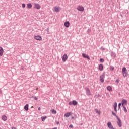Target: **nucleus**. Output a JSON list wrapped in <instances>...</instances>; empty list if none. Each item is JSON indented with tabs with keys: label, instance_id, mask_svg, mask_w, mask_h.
Instances as JSON below:
<instances>
[{
	"label": "nucleus",
	"instance_id": "f257e3e1",
	"mask_svg": "<svg viewBox=\"0 0 129 129\" xmlns=\"http://www.w3.org/2000/svg\"><path fill=\"white\" fill-rule=\"evenodd\" d=\"M60 11H61V8L59 7L56 6L53 8V12H55L56 13H58L60 12Z\"/></svg>",
	"mask_w": 129,
	"mask_h": 129
},
{
	"label": "nucleus",
	"instance_id": "f03ea898",
	"mask_svg": "<svg viewBox=\"0 0 129 129\" xmlns=\"http://www.w3.org/2000/svg\"><path fill=\"white\" fill-rule=\"evenodd\" d=\"M34 8L37 9V10H40L41 9V5L39 4L35 3L34 4Z\"/></svg>",
	"mask_w": 129,
	"mask_h": 129
},
{
	"label": "nucleus",
	"instance_id": "7ed1b4c3",
	"mask_svg": "<svg viewBox=\"0 0 129 129\" xmlns=\"http://www.w3.org/2000/svg\"><path fill=\"white\" fill-rule=\"evenodd\" d=\"M34 38L35 40H37V41H42V37L40 35H35L34 36Z\"/></svg>",
	"mask_w": 129,
	"mask_h": 129
},
{
	"label": "nucleus",
	"instance_id": "20e7f679",
	"mask_svg": "<svg viewBox=\"0 0 129 129\" xmlns=\"http://www.w3.org/2000/svg\"><path fill=\"white\" fill-rule=\"evenodd\" d=\"M67 59H68V56H67V54H64L62 57L63 62H66Z\"/></svg>",
	"mask_w": 129,
	"mask_h": 129
},
{
	"label": "nucleus",
	"instance_id": "39448f33",
	"mask_svg": "<svg viewBox=\"0 0 129 129\" xmlns=\"http://www.w3.org/2000/svg\"><path fill=\"white\" fill-rule=\"evenodd\" d=\"M77 9L80 12H83V11H84V8L80 6H78Z\"/></svg>",
	"mask_w": 129,
	"mask_h": 129
},
{
	"label": "nucleus",
	"instance_id": "423d86ee",
	"mask_svg": "<svg viewBox=\"0 0 129 129\" xmlns=\"http://www.w3.org/2000/svg\"><path fill=\"white\" fill-rule=\"evenodd\" d=\"M105 78V74H103L100 76V81L101 82H102V83H103V82H104V78Z\"/></svg>",
	"mask_w": 129,
	"mask_h": 129
},
{
	"label": "nucleus",
	"instance_id": "0eeeda50",
	"mask_svg": "<svg viewBox=\"0 0 129 129\" xmlns=\"http://www.w3.org/2000/svg\"><path fill=\"white\" fill-rule=\"evenodd\" d=\"M127 105V101L125 99H123L122 100V106H124V105Z\"/></svg>",
	"mask_w": 129,
	"mask_h": 129
},
{
	"label": "nucleus",
	"instance_id": "6e6552de",
	"mask_svg": "<svg viewBox=\"0 0 129 129\" xmlns=\"http://www.w3.org/2000/svg\"><path fill=\"white\" fill-rule=\"evenodd\" d=\"M117 119L118 120L117 121V123H118V125L119 126V127H121V120H120L119 118H118V117L116 116Z\"/></svg>",
	"mask_w": 129,
	"mask_h": 129
},
{
	"label": "nucleus",
	"instance_id": "1a4fd4ad",
	"mask_svg": "<svg viewBox=\"0 0 129 129\" xmlns=\"http://www.w3.org/2000/svg\"><path fill=\"white\" fill-rule=\"evenodd\" d=\"M86 94L87 95H91V92H90V90H89V88H86Z\"/></svg>",
	"mask_w": 129,
	"mask_h": 129
},
{
	"label": "nucleus",
	"instance_id": "9d476101",
	"mask_svg": "<svg viewBox=\"0 0 129 129\" xmlns=\"http://www.w3.org/2000/svg\"><path fill=\"white\" fill-rule=\"evenodd\" d=\"M107 125H108L109 128L114 129V128H113V126H112V125L111 124V122H108L107 123Z\"/></svg>",
	"mask_w": 129,
	"mask_h": 129
},
{
	"label": "nucleus",
	"instance_id": "9b49d317",
	"mask_svg": "<svg viewBox=\"0 0 129 129\" xmlns=\"http://www.w3.org/2000/svg\"><path fill=\"white\" fill-rule=\"evenodd\" d=\"M64 25L66 28H69V26H70V23H69V21H67L64 22Z\"/></svg>",
	"mask_w": 129,
	"mask_h": 129
},
{
	"label": "nucleus",
	"instance_id": "f8f14e48",
	"mask_svg": "<svg viewBox=\"0 0 129 129\" xmlns=\"http://www.w3.org/2000/svg\"><path fill=\"white\" fill-rule=\"evenodd\" d=\"M82 56L84 58H86L88 60H90V57H89V56H88V55L83 53Z\"/></svg>",
	"mask_w": 129,
	"mask_h": 129
},
{
	"label": "nucleus",
	"instance_id": "ddd939ff",
	"mask_svg": "<svg viewBox=\"0 0 129 129\" xmlns=\"http://www.w3.org/2000/svg\"><path fill=\"white\" fill-rule=\"evenodd\" d=\"M72 115V112H68L64 114V117H69V116Z\"/></svg>",
	"mask_w": 129,
	"mask_h": 129
},
{
	"label": "nucleus",
	"instance_id": "4468645a",
	"mask_svg": "<svg viewBox=\"0 0 129 129\" xmlns=\"http://www.w3.org/2000/svg\"><path fill=\"white\" fill-rule=\"evenodd\" d=\"M4 55V49L0 46V56L2 57Z\"/></svg>",
	"mask_w": 129,
	"mask_h": 129
},
{
	"label": "nucleus",
	"instance_id": "2eb2a0df",
	"mask_svg": "<svg viewBox=\"0 0 129 129\" xmlns=\"http://www.w3.org/2000/svg\"><path fill=\"white\" fill-rule=\"evenodd\" d=\"M2 119L4 120V121H6L8 119V117L6 115H3L2 117Z\"/></svg>",
	"mask_w": 129,
	"mask_h": 129
},
{
	"label": "nucleus",
	"instance_id": "dca6fc26",
	"mask_svg": "<svg viewBox=\"0 0 129 129\" xmlns=\"http://www.w3.org/2000/svg\"><path fill=\"white\" fill-rule=\"evenodd\" d=\"M94 110L95 112L97 113V114L100 115V114L101 113V112L100 111V110H98V109H95Z\"/></svg>",
	"mask_w": 129,
	"mask_h": 129
},
{
	"label": "nucleus",
	"instance_id": "f3484780",
	"mask_svg": "<svg viewBox=\"0 0 129 129\" xmlns=\"http://www.w3.org/2000/svg\"><path fill=\"white\" fill-rule=\"evenodd\" d=\"M117 107V103H115L114 104V110H115V111H116H116H117V110L116 109Z\"/></svg>",
	"mask_w": 129,
	"mask_h": 129
},
{
	"label": "nucleus",
	"instance_id": "a211bd4d",
	"mask_svg": "<svg viewBox=\"0 0 129 129\" xmlns=\"http://www.w3.org/2000/svg\"><path fill=\"white\" fill-rule=\"evenodd\" d=\"M24 109H25V110H26V111H28V110H29V105H28V104H26V105L24 106Z\"/></svg>",
	"mask_w": 129,
	"mask_h": 129
},
{
	"label": "nucleus",
	"instance_id": "6ab92c4d",
	"mask_svg": "<svg viewBox=\"0 0 129 129\" xmlns=\"http://www.w3.org/2000/svg\"><path fill=\"white\" fill-rule=\"evenodd\" d=\"M99 70H100V71H102V70H103V65L100 64L99 66Z\"/></svg>",
	"mask_w": 129,
	"mask_h": 129
},
{
	"label": "nucleus",
	"instance_id": "aec40b11",
	"mask_svg": "<svg viewBox=\"0 0 129 129\" xmlns=\"http://www.w3.org/2000/svg\"><path fill=\"white\" fill-rule=\"evenodd\" d=\"M107 90H108V91H112V88L111 86H109L107 87Z\"/></svg>",
	"mask_w": 129,
	"mask_h": 129
},
{
	"label": "nucleus",
	"instance_id": "412c9836",
	"mask_svg": "<svg viewBox=\"0 0 129 129\" xmlns=\"http://www.w3.org/2000/svg\"><path fill=\"white\" fill-rule=\"evenodd\" d=\"M122 74L124 77H126V76H127L128 75V74H127V72H123Z\"/></svg>",
	"mask_w": 129,
	"mask_h": 129
},
{
	"label": "nucleus",
	"instance_id": "4be33fe9",
	"mask_svg": "<svg viewBox=\"0 0 129 129\" xmlns=\"http://www.w3.org/2000/svg\"><path fill=\"white\" fill-rule=\"evenodd\" d=\"M50 111L53 113V114H56V113H57V111L55 109L51 110Z\"/></svg>",
	"mask_w": 129,
	"mask_h": 129
},
{
	"label": "nucleus",
	"instance_id": "5701e85b",
	"mask_svg": "<svg viewBox=\"0 0 129 129\" xmlns=\"http://www.w3.org/2000/svg\"><path fill=\"white\" fill-rule=\"evenodd\" d=\"M72 103H73V105H77V104H78L77 101H75V100H73V101H72Z\"/></svg>",
	"mask_w": 129,
	"mask_h": 129
},
{
	"label": "nucleus",
	"instance_id": "b1692460",
	"mask_svg": "<svg viewBox=\"0 0 129 129\" xmlns=\"http://www.w3.org/2000/svg\"><path fill=\"white\" fill-rule=\"evenodd\" d=\"M27 8L28 9H31L32 8V4L29 3L27 4Z\"/></svg>",
	"mask_w": 129,
	"mask_h": 129
},
{
	"label": "nucleus",
	"instance_id": "393cba45",
	"mask_svg": "<svg viewBox=\"0 0 129 129\" xmlns=\"http://www.w3.org/2000/svg\"><path fill=\"white\" fill-rule=\"evenodd\" d=\"M127 72V70H126V68H123L122 69V73Z\"/></svg>",
	"mask_w": 129,
	"mask_h": 129
},
{
	"label": "nucleus",
	"instance_id": "a878e982",
	"mask_svg": "<svg viewBox=\"0 0 129 129\" xmlns=\"http://www.w3.org/2000/svg\"><path fill=\"white\" fill-rule=\"evenodd\" d=\"M46 118H47L46 116L41 117V119L42 121H45V120L46 119Z\"/></svg>",
	"mask_w": 129,
	"mask_h": 129
},
{
	"label": "nucleus",
	"instance_id": "bb28decb",
	"mask_svg": "<svg viewBox=\"0 0 129 129\" xmlns=\"http://www.w3.org/2000/svg\"><path fill=\"white\" fill-rule=\"evenodd\" d=\"M124 108V111H125V112H127V109H126V108L125 107V106H122Z\"/></svg>",
	"mask_w": 129,
	"mask_h": 129
},
{
	"label": "nucleus",
	"instance_id": "cd10ccee",
	"mask_svg": "<svg viewBox=\"0 0 129 129\" xmlns=\"http://www.w3.org/2000/svg\"><path fill=\"white\" fill-rule=\"evenodd\" d=\"M100 62H101V63H103V62H104V59L103 58H100Z\"/></svg>",
	"mask_w": 129,
	"mask_h": 129
},
{
	"label": "nucleus",
	"instance_id": "c85d7f7f",
	"mask_svg": "<svg viewBox=\"0 0 129 129\" xmlns=\"http://www.w3.org/2000/svg\"><path fill=\"white\" fill-rule=\"evenodd\" d=\"M112 114L113 115H114V116H116V114H115V113H114L113 112H112Z\"/></svg>",
	"mask_w": 129,
	"mask_h": 129
},
{
	"label": "nucleus",
	"instance_id": "c756f323",
	"mask_svg": "<svg viewBox=\"0 0 129 129\" xmlns=\"http://www.w3.org/2000/svg\"><path fill=\"white\" fill-rule=\"evenodd\" d=\"M69 127H70V128H73V125L71 124V125L69 126Z\"/></svg>",
	"mask_w": 129,
	"mask_h": 129
},
{
	"label": "nucleus",
	"instance_id": "7c9ffc66",
	"mask_svg": "<svg viewBox=\"0 0 129 129\" xmlns=\"http://www.w3.org/2000/svg\"><path fill=\"white\" fill-rule=\"evenodd\" d=\"M110 70H114V67H111L110 68Z\"/></svg>",
	"mask_w": 129,
	"mask_h": 129
},
{
	"label": "nucleus",
	"instance_id": "2f4dec72",
	"mask_svg": "<svg viewBox=\"0 0 129 129\" xmlns=\"http://www.w3.org/2000/svg\"><path fill=\"white\" fill-rule=\"evenodd\" d=\"M22 7L26 8V5H25V4H22Z\"/></svg>",
	"mask_w": 129,
	"mask_h": 129
},
{
	"label": "nucleus",
	"instance_id": "473e14b6",
	"mask_svg": "<svg viewBox=\"0 0 129 129\" xmlns=\"http://www.w3.org/2000/svg\"><path fill=\"white\" fill-rule=\"evenodd\" d=\"M69 105H72V104H73L72 102H70L69 103Z\"/></svg>",
	"mask_w": 129,
	"mask_h": 129
},
{
	"label": "nucleus",
	"instance_id": "72a5a7b5",
	"mask_svg": "<svg viewBox=\"0 0 129 129\" xmlns=\"http://www.w3.org/2000/svg\"><path fill=\"white\" fill-rule=\"evenodd\" d=\"M34 99L35 100H38V98H37V97H34Z\"/></svg>",
	"mask_w": 129,
	"mask_h": 129
},
{
	"label": "nucleus",
	"instance_id": "f704fd0d",
	"mask_svg": "<svg viewBox=\"0 0 129 129\" xmlns=\"http://www.w3.org/2000/svg\"><path fill=\"white\" fill-rule=\"evenodd\" d=\"M121 104H122V103H120L119 104H118V106H120L121 105Z\"/></svg>",
	"mask_w": 129,
	"mask_h": 129
},
{
	"label": "nucleus",
	"instance_id": "c9c22d12",
	"mask_svg": "<svg viewBox=\"0 0 129 129\" xmlns=\"http://www.w3.org/2000/svg\"><path fill=\"white\" fill-rule=\"evenodd\" d=\"M11 128H12V129H16V127H12Z\"/></svg>",
	"mask_w": 129,
	"mask_h": 129
},
{
	"label": "nucleus",
	"instance_id": "e433bc0d",
	"mask_svg": "<svg viewBox=\"0 0 129 129\" xmlns=\"http://www.w3.org/2000/svg\"><path fill=\"white\" fill-rule=\"evenodd\" d=\"M38 110H41V107L38 108Z\"/></svg>",
	"mask_w": 129,
	"mask_h": 129
},
{
	"label": "nucleus",
	"instance_id": "4c0bfd02",
	"mask_svg": "<svg viewBox=\"0 0 129 129\" xmlns=\"http://www.w3.org/2000/svg\"><path fill=\"white\" fill-rule=\"evenodd\" d=\"M116 82H118V80H116Z\"/></svg>",
	"mask_w": 129,
	"mask_h": 129
},
{
	"label": "nucleus",
	"instance_id": "58836bf2",
	"mask_svg": "<svg viewBox=\"0 0 129 129\" xmlns=\"http://www.w3.org/2000/svg\"><path fill=\"white\" fill-rule=\"evenodd\" d=\"M118 108H119V109H120V106H118Z\"/></svg>",
	"mask_w": 129,
	"mask_h": 129
},
{
	"label": "nucleus",
	"instance_id": "ea45409f",
	"mask_svg": "<svg viewBox=\"0 0 129 129\" xmlns=\"http://www.w3.org/2000/svg\"><path fill=\"white\" fill-rule=\"evenodd\" d=\"M57 124H59V122H57Z\"/></svg>",
	"mask_w": 129,
	"mask_h": 129
},
{
	"label": "nucleus",
	"instance_id": "a19ab883",
	"mask_svg": "<svg viewBox=\"0 0 129 129\" xmlns=\"http://www.w3.org/2000/svg\"><path fill=\"white\" fill-rule=\"evenodd\" d=\"M33 108V106H32V107H31V108Z\"/></svg>",
	"mask_w": 129,
	"mask_h": 129
},
{
	"label": "nucleus",
	"instance_id": "79ce46f5",
	"mask_svg": "<svg viewBox=\"0 0 129 129\" xmlns=\"http://www.w3.org/2000/svg\"><path fill=\"white\" fill-rule=\"evenodd\" d=\"M72 118H74V117H72Z\"/></svg>",
	"mask_w": 129,
	"mask_h": 129
}]
</instances>
